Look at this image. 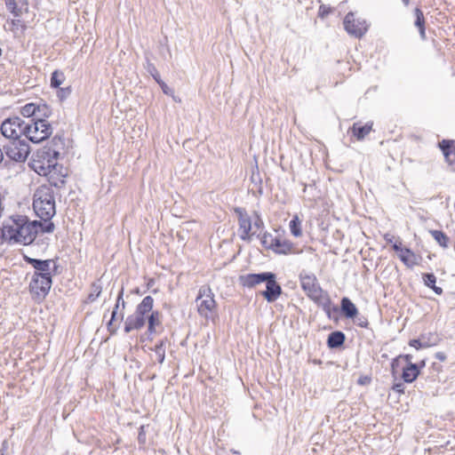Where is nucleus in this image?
Returning a JSON list of instances; mask_svg holds the SVG:
<instances>
[{"mask_svg":"<svg viewBox=\"0 0 455 455\" xmlns=\"http://www.w3.org/2000/svg\"><path fill=\"white\" fill-rule=\"evenodd\" d=\"M270 277L267 278L266 283V290L261 291V295L267 302L275 301L282 293V288L275 280V275L271 272Z\"/></svg>","mask_w":455,"mask_h":455,"instance_id":"12","label":"nucleus"},{"mask_svg":"<svg viewBox=\"0 0 455 455\" xmlns=\"http://www.w3.org/2000/svg\"><path fill=\"white\" fill-rule=\"evenodd\" d=\"M370 382H371V378H369V377H367V376L361 377V378H359V379H358V383H359L360 385H366V384H368V383H370Z\"/></svg>","mask_w":455,"mask_h":455,"instance_id":"50","label":"nucleus"},{"mask_svg":"<svg viewBox=\"0 0 455 455\" xmlns=\"http://www.w3.org/2000/svg\"><path fill=\"white\" fill-rule=\"evenodd\" d=\"M398 358H403L406 363H407V365H410V364H414L411 360H412V355H400Z\"/></svg>","mask_w":455,"mask_h":455,"instance_id":"48","label":"nucleus"},{"mask_svg":"<svg viewBox=\"0 0 455 455\" xmlns=\"http://www.w3.org/2000/svg\"><path fill=\"white\" fill-rule=\"evenodd\" d=\"M431 344L430 341H426V335H421L419 339H413L409 341V345L416 349L428 347Z\"/></svg>","mask_w":455,"mask_h":455,"instance_id":"33","label":"nucleus"},{"mask_svg":"<svg viewBox=\"0 0 455 455\" xmlns=\"http://www.w3.org/2000/svg\"><path fill=\"white\" fill-rule=\"evenodd\" d=\"M7 10L13 14L15 18H20L28 11V3L27 0H5Z\"/></svg>","mask_w":455,"mask_h":455,"instance_id":"16","label":"nucleus"},{"mask_svg":"<svg viewBox=\"0 0 455 455\" xmlns=\"http://www.w3.org/2000/svg\"><path fill=\"white\" fill-rule=\"evenodd\" d=\"M402 245V243L399 242V243H393V249L395 251H400V253H402V251L403 248L401 247Z\"/></svg>","mask_w":455,"mask_h":455,"instance_id":"52","label":"nucleus"},{"mask_svg":"<svg viewBox=\"0 0 455 455\" xmlns=\"http://www.w3.org/2000/svg\"><path fill=\"white\" fill-rule=\"evenodd\" d=\"M234 212L238 218L239 236L243 241H250L251 236L256 234V230H252V220L245 209L235 207Z\"/></svg>","mask_w":455,"mask_h":455,"instance_id":"10","label":"nucleus"},{"mask_svg":"<svg viewBox=\"0 0 455 455\" xmlns=\"http://www.w3.org/2000/svg\"><path fill=\"white\" fill-rule=\"evenodd\" d=\"M419 374L418 364L406 365L403 369L402 379L406 383L414 381Z\"/></svg>","mask_w":455,"mask_h":455,"instance_id":"22","label":"nucleus"},{"mask_svg":"<svg viewBox=\"0 0 455 455\" xmlns=\"http://www.w3.org/2000/svg\"><path fill=\"white\" fill-rule=\"evenodd\" d=\"M0 455H4L3 451H0Z\"/></svg>","mask_w":455,"mask_h":455,"instance_id":"64","label":"nucleus"},{"mask_svg":"<svg viewBox=\"0 0 455 455\" xmlns=\"http://www.w3.org/2000/svg\"><path fill=\"white\" fill-rule=\"evenodd\" d=\"M425 365H426V362H425V360H422V361L418 364V366H419V370L420 368L425 367Z\"/></svg>","mask_w":455,"mask_h":455,"instance_id":"56","label":"nucleus"},{"mask_svg":"<svg viewBox=\"0 0 455 455\" xmlns=\"http://www.w3.org/2000/svg\"><path fill=\"white\" fill-rule=\"evenodd\" d=\"M397 361H398V358H395V359L393 360V362L391 363L392 364V368H395V365L397 363Z\"/></svg>","mask_w":455,"mask_h":455,"instance_id":"59","label":"nucleus"},{"mask_svg":"<svg viewBox=\"0 0 455 455\" xmlns=\"http://www.w3.org/2000/svg\"><path fill=\"white\" fill-rule=\"evenodd\" d=\"M155 351H165V342L161 340L158 344H156Z\"/></svg>","mask_w":455,"mask_h":455,"instance_id":"49","label":"nucleus"},{"mask_svg":"<svg viewBox=\"0 0 455 455\" xmlns=\"http://www.w3.org/2000/svg\"><path fill=\"white\" fill-rule=\"evenodd\" d=\"M271 272H263L259 274H246L239 276V283L242 286L254 288L258 284L263 283L270 277Z\"/></svg>","mask_w":455,"mask_h":455,"instance_id":"13","label":"nucleus"},{"mask_svg":"<svg viewBox=\"0 0 455 455\" xmlns=\"http://www.w3.org/2000/svg\"><path fill=\"white\" fill-rule=\"evenodd\" d=\"M24 121L19 116H12L5 119L0 127L1 133L11 140H20L25 135Z\"/></svg>","mask_w":455,"mask_h":455,"instance_id":"8","label":"nucleus"},{"mask_svg":"<svg viewBox=\"0 0 455 455\" xmlns=\"http://www.w3.org/2000/svg\"><path fill=\"white\" fill-rule=\"evenodd\" d=\"M426 341H430L432 343L431 346L435 345L437 343V337L434 333H429L428 337L426 336Z\"/></svg>","mask_w":455,"mask_h":455,"instance_id":"46","label":"nucleus"},{"mask_svg":"<svg viewBox=\"0 0 455 455\" xmlns=\"http://www.w3.org/2000/svg\"><path fill=\"white\" fill-rule=\"evenodd\" d=\"M159 312L158 311H153L150 313L149 315L146 316V320L148 319V331L154 332L155 331V326L160 324L159 320Z\"/></svg>","mask_w":455,"mask_h":455,"instance_id":"32","label":"nucleus"},{"mask_svg":"<svg viewBox=\"0 0 455 455\" xmlns=\"http://www.w3.org/2000/svg\"><path fill=\"white\" fill-rule=\"evenodd\" d=\"M423 281L426 286L431 288L436 283V277L432 273H427L423 275Z\"/></svg>","mask_w":455,"mask_h":455,"instance_id":"37","label":"nucleus"},{"mask_svg":"<svg viewBox=\"0 0 455 455\" xmlns=\"http://www.w3.org/2000/svg\"><path fill=\"white\" fill-rule=\"evenodd\" d=\"M384 239L387 243H393L394 236L391 234L387 233L384 235Z\"/></svg>","mask_w":455,"mask_h":455,"instance_id":"53","label":"nucleus"},{"mask_svg":"<svg viewBox=\"0 0 455 455\" xmlns=\"http://www.w3.org/2000/svg\"><path fill=\"white\" fill-rule=\"evenodd\" d=\"M403 387H404L403 383L399 382V383L394 384L392 388L397 394H402V393H403Z\"/></svg>","mask_w":455,"mask_h":455,"instance_id":"45","label":"nucleus"},{"mask_svg":"<svg viewBox=\"0 0 455 455\" xmlns=\"http://www.w3.org/2000/svg\"><path fill=\"white\" fill-rule=\"evenodd\" d=\"M61 92H63V94L69 93L70 92L69 87H68L66 89H61Z\"/></svg>","mask_w":455,"mask_h":455,"instance_id":"57","label":"nucleus"},{"mask_svg":"<svg viewBox=\"0 0 455 455\" xmlns=\"http://www.w3.org/2000/svg\"><path fill=\"white\" fill-rule=\"evenodd\" d=\"M300 285L306 295L318 307H322L329 318L331 311H337V307H331L329 293L323 290L315 274L302 270L299 275Z\"/></svg>","mask_w":455,"mask_h":455,"instance_id":"2","label":"nucleus"},{"mask_svg":"<svg viewBox=\"0 0 455 455\" xmlns=\"http://www.w3.org/2000/svg\"><path fill=\"white\" fill-rule=\"evenodd\" d=\"M138 442L140 444L146 443V426L142 425L140 427L139 435H138Z\"/></svg>","mask_w":455,"mask_h":455,"instance_id":"40","label":"nucleus"},{"mask_svg":"<svg viewBox=\"0 0 455 455\" xmlns=\"http://www.w3.org/2000/svg\"><path fill=\"white\" fill-rule=\"evenodd\" d=\"M157 84L160 85V87L164 94H166V95L172 94L173 91L172 89H170L168 87V85L163 80L158 81Z\"/></svg>","mask_w":455,"mask_h":455,"instance_id":"42","label":"nucleus"},{"mask_svg":"<svg viewBox=\"0 0 455 455\" xmlns=\"http://www.w3.org/2000/svg\"><path fill=\"white\" fill-rule=\"evenodd\" d=\"M356 324L360 327H367L368 326V320L364 316L358 317L355 321Z\"/></svg>","mask_w":455,"mask_h":455,"instance_id":"44","label":"nucleus"},{"mask_svg":"<svg viewBox=\"0 0 455 455\" xmlns=\"http://www.w3.org/2000/svg\"><path fill=\"white\" fill-rule=\"evenodd\" d=\"M439 145L445 161L450 165L455 164V141L443 140Z\"/></svg>","mask_w":455,"mask_h":455,"instance_id":"19","label":"nucleus"},{"mask_svg":"<svg viewBox=\"0 0 455 455\" xmlns=\"http://www.w3.org/2000/svg\"><path fill=\"white\" fill-rule=\"evenodd\" d=\"M270 249L278 254H288L292 251L293 243L279 237L271 238Z\"/></svg>","mask_w":455,"mask_h":455,"instance_id":"17","label":"nucleus"},{"mask_svg":"<svg viewBox=\"0 0 455 455\" xmlns=\"http://www.w3.org/2000/svg\"><path fill=\"white\" fill-rule=\"evenodd\" d=\"M372 129V124H366L363 126L359 125V124L355 123L351 128L353 135L358 140H361L367 136Z\"/></svg>","mask_w":455,"mask_h":455,"instance_id":"24","label":"nucleus"},{"mask_svg":"<svg viewBox=\"0 0 455 455\" xmlns=\"http://www.w3.org/2000/svg\"><path fill=\"white\" fill-rule=\"evenodd\" d=\"M54 228L55 226L53 222L51 221V220L44 221V224L39 221L38 231L40 230L42 233H52L54 231Z\"/></svg>","mask_w":455,"mask_h":455,"instance_id":"35","label":"nucleus"},{"mask_svg":"<svg viewBox=\"0 0 455 455\" xmlns=\"http://www.w3.org/2000/svg\"><path fill=\"white\" fill-rule=\"evenodd\" d=\"M341 312L347 318H355L358 314L355 305L347 297L342 298L340 302Z\"/></svg>","mask_w":455,"mask_h":455,"instance_id":"20","label":"nucleus"},{"mask_svg":"<svg viewBox=\"0 0 455 455\" xmlns=\"http://www.w3.org/2000/svg\"><path fill=\"white\" fill-rule=\"evenodd\" d=\"M196 302L198 314L206 320L211 319L217 308V303L209 285L200 287Z\"/></svg>","mask_w":455,"mask_h":455,"instance_id":"5","label":"nucleus"},{"mask_svg":"<svg viewBox=\"0 0 455 455\" xmlns=\"http://www.w3.org/2000/svg\"><path fill=\"white\" fill-rule=\"evenodd\" d=\"M4 221L8 243L28 245L36 239L38 233V220L30 221L27 216L17 214L9 216Z\"/></svg>","mask_w":455,"mask_h":455,"instance_id":"1","label":"nucleus"},{"mask_svg":"<svg viewBox=\"0 0 455 455\" xmlns=\"http://www.w3.org/2000/svg\"><path fill=\"white\" fill-rule=\"evenodd\" d=\"M136 293H140V290L137 288L135 291H134Z\"/></svg>","mask_w":455,"mask_h":455,"instance_id":"62","label":"nucleus"},{"mask_svg":"<svg viewBox=\"0 0 455 455\" xmlns=\"http://www.w3.org/2000/svg\"><path fill=\"white\" fill-rule=\"evenodd\" d=\"M402 2L405 6H407L409 4L410 0H402Z\"/></svg>","mask_w":455,"mask_h":455,"instance_id":"60","label":"nucleus"},{"mask_svg":"<svg viewBox=\"0 0 455 455\" xmlns=\"http://www.w3.org/2000/svg\"><path fill=\"white\" fill-rule=\"evenodd\" d=\"M154 299L146 296L137 306L135 312L127 316L124 322V331L129 333L134 330H140L146 324V315L153 308Z\"/></svg>","mask_w":455,"mask_h":455,"instance_id":"4","label":"nucleus"},{"mask_svg":"<svg viewBox=\"0 0 455 455\" xmlns=\"http://www.w3.org/2000/svg\"><path fill=\"white\" fill-rule=\"evenodd\" d=\"M146 68L156 83L162 80L156 66L153 63L148 62Z\"/></svg>","mask_w":455,"mask_h":455,"instance_id":"36","label":"nucleus"},{"mask_svg":"<svg viewBox=\"0 0 455 455\" xmlns=\"http://www.w3.org/2000/svg\"><path fill=\"white\" fill-rule=\"evenodd\" d=\"M25 136L33 143H40L47 140L52 133V127L48 121L31 120L24 122Z\"/></svg>","mask_w":455,"mask_h":455,"instance_id":"6","label":"nucleus"},{"mask_svg":"<svg viewBox=\"0 0 455 455\" xmlns=\"http://www.w3.org/2000/svg\"><path fill=\"white\" fill-rule=\"evenodd\" d=\"M3 150L10 160L20 163L25 162L30 153L29 145L24 140H10Z\"/></svg>","mask_w":455,"mask_h":455,"instance_id":"7","label":"nucleus"},{"mask_svg":"<svg viewBox=\"0 0 455 455\" xmlns=\"http://www.w3.org/2000/svg\"><path fill=\"white\" fill-rule=\"evenodd\" d=\"M52 115V110L50 107L44 103L36 104V114L34 120H42L47 121L48 118Z\"/></svg>","mask_w":455,"mask_h":455,"instance_id":"27","label":"nucleus"},{"mask_svg":"<svg viewBox=\"0 0 455 455\" xmlns=\"http://www.w3.org/2000/svg\"><path fill=\"white\" fill-rule=\"evenodd\" d=\"M24 260L36 269L33 275H52L50 272V265L52 262H53L52 259L43 260L30 258L25 255Z\"/></svg>","mask_w":455,"mask_h":455,"instance_id":"15","label":"nucleus"},{"mask_svg":"<svg viewBox=\"0 0 455 455\" xmlns=\"http://www.w3.org/2000/svg\"><path fill=\"white\" fill-rule=\"evenodd\" d=\"M4 151L0 148V164L4 161Z\"/></svg>","mask_w":455,"mask_h":455,"instance_id":"55","label":"nucleus"},{"mask_svg":"<svg viewBox=\"0 0 455 455\" xmlns=\"http://www.w3.org/2000/svg\"><path fill=\"white\" fill-rule=\"evenodd\" d=\"M48 172H45V168L41 166V171L39 172L40 175H44L48 177V181L50 183V187L54 186L55 188H61L65 184V177L66 175H56V164H48L47 166Z\"/></svg>","mask_w":455,"mask_h":455,"instance_id":"14","label":"nucleus"},{"mask_svg":"<svg viewBox=\"0 0 455 455\" xmlns=\"http://www.w3.org/2000/svg\"><path fill=\"white\" fill-rule=\"evenodd\" d=\"M253 214H254L255 220L252 224V229L254 228V230L257 231L258 229L263 228L264 222H263L262 219L260 218V215L259 214L258 212H254Z\"/></svg>","mask_w":455,"mask_h":455,"instance_id":"39","label":"nucleus"},{"mask_svg":"<svg viewBox=\"0 0 455 455\" xmlns=\"http://www.w3.org/2000/svg\"><path fill=\"white\" fill-rule=\"evenodd\" d=\"M399 258L407 267H412L419 263L418 256L409 248H403Z\"/></svg>","mask_w":455,"mask_h":455,"instance_id":"21","label":"nucleus"},{"mask_svg":"<svg viewBox=\"0 0 455 455\" xmlns=\"http://www.w3.org/2000/svg\"><path fill=\"white\" fill-rule=\"evenodd\" d=\"M432 237L439 243L440 246L447 248L449 244V237L441 230H431Z\"/></svg>","mask_w":455,"mask_h":455,"instance_id":"28","label":"nucleus"},{"mask_svg":"<svg viewBox=\"0 0 455 455\" xmlns=\"http://www.w3.org/2000/svg\"><path fill=\"white\" fill-rule=\"evenodd\" d=\"M101 291H102V287H101L100 283L99 282L92 283V287H91V292L88 295L87 299L91 302H93L100 297Z\"/></svg>","mask_w":455,"mask_h":455,"instance_id":"34","label":"nucleus"},{"mask_svg":"<svg viewBox=\"0 0 455 455\" xmlns=\"http://www.w3.org/2000/svg\"><path fill=\"white\" fill-rule=\"evenodd\" d=\"M415 22L414 25L419 28L420 37L426 39L425 18L423 12L419 8L414 10Z\"/></svg>","mask_w":455,"mask_h":455,"instance_id":"25","label":"nucleus"},{"mask_svg":"<svg viewBox=\"0 0 455 455\" xmlns=\"http://www.w3.org/2000/svg\"><path fill=\"white\" fill-rule=\"evenodd\" d=\"M2 52H3V51H2V49L0 48V56L2 55Z\"/></svg>","mask_w":455,"mask_h":455,"instance_id":"63","label":"nucleus"},{"mask_svg":"<svg viewBox=\"0 0 455 455\" xmlns=\"http://www.w3.org/2000/svg\"><path fill=\"white\" fill-rule=\"evenodd\" d=\"M20 113L24 117H32L34 120L36 114V103L30 102L22 106L20 109Z\"/></svg>","mask_w":455,"mask_h":455,"instance_id":"31","label":"nucleus"},{"mask_svg":"<svg viewBox=\"0 0 455 455\" xmlns=\"http://www.w3.org/2000/svg\"><path fill=\"white\" fill-rule=\"evenodd\" d=\"M289 226H290L291 233L294 236L299 237L302 235L301 220H299V218L297 215L293 216V218L290 221V225Z\"/></svg>","mask_w":455,"mask_h":455,"instance_id":"30","label":"nucleus"},{"mask_svg":"<svg viewBox=\"0 0 455 455\" xmlns=\"http://www.w3.org/2000/svg\"><path fill=\"white\" fill-rule=\"evenodd\" d=\"M344 28L351 36L360 38L368 30L366 21L362 19H356L353 12H348L344 18Z\"/></svg>","mask_w":455,"mask_h":455,"instance_id":"11","label":"nucleus"},{"mask_svg":"<svg viewBox=\"0 0 455 455\" xmlns=\"http://www.w3.org/2000/svg\"><path fill=\"white\" fill-rule=\"evenodd\" d=\"M435 358L438 359L441 362H443L446 360V355L443 352H437L435 354Z\"/></svg>","mask_w":455,"mask_h":455,"instance_id":"51","label":"nucleus"},{"mask_svg":"<svg viewBox=\"0 0 455 455\" xmlns=\"http://www.w3.org/2000/svg\"><path fill=\"white\" fill-rule=\"evenodd\" d=\"M66 76L60 70H54L51 76V86L52 88H59L65 81Z\"/></svg>","mask_w":455,"mask_h":455,"instance_id":"29","label":"nucleus"},{"mask_svg":"<svg viewBox=\"0 0 455 455\" xmlns=\"http://www.w3.org/2000/svg\"><path fill=\"white\" fill-rule=\"evenodd\" d=\"M332 12V8L326 5V4H321L319 6L318 10V16L322 19L327 17L330 13Z\"/></svg>","mask_w":455,"mask_h":455,"instance_id":"38","label":"nucleus"},{"mask_svg":"<svg viewBox=\"0 0 455 455\" xmlns=\"http://www.w3.org/2000/svg\"><path fill=\"white\" fill-rule=\"evenodd\" d=\"M123 296H124V288H122L118 293V296L116 299V303L114 309L112 311V314H111V318H110L109 322L108 323V329L110 332H115L116 331V329L118 328V326L114 325V322L118 321L119 323H121L124 320V313L121 312L120 314H118V312H117L118 308L120 307V301L122 300Z\"/></svg>","mask_w":455,"mask_h":455,"instance_id":"18","label":"nucleus"},{"mask_svg":"<svg viewBox=\"0 0 455 455\" xmlns=\"http://www.w3.org/2000/svg\"><path fill=\"white\" fill-rule=\"evenodd\" d=\"M431 289L438 295L443 293V289L441 287L436 286L435 284L431 287Z\"/></svg>","mask_w":455,"mask_h":455,"instance_id":"54","label":"nucleus"},{"mask_svg":"<svg viewBox=\"0 0 455 455\" xmlns=\"http://www.w3.org/2000/svg\"><path fill=\"white\" fill-rule=\"evenodd\" d=\"M52 284V275H33L29 283V291L33 298L43 299L49 293Z\"/></svg>","mask_w":455,"mask_h":455,"instance_id":"9","label":"nucleus"},{"mask_svg":"<svg viewBox=\"0 0 455 455\" xmlns=\"http://www.w3.org/2000/svg\"><path fill=\"white\" fill-rule=\"evenodd\" d=\"M33 209L37 217L47 221L56 213L55 198L52 188L48 185L39 186L33 196Z\"/></svg>","mask_w":455,"mask_h":455,"instance_id":"3","label":"nucleus"},{"mask_svg":"<svg viewBox=\"0 0 455 455\" xmlns=\"http://www.w3.org/2000/svg\"><path fill=\"white\" fill-rule=\"evenodd\" d=\"M345 339V334L342 331H333L328 336L327 345L330 348H338L344 344Z\"/></svg>","mask_w":455,"mask_h":455,"instance_id":"23","label":"nucleus"},{"mask_svg":"<svg viewBox=\"0 0 455 455\" xmlns=\"http://www.w3.org/2000/svg\"><path fill=\"white\" fill-rule=\"evenodd\" d=\"M8 30L13 33L14 36H19L26 29V25L20 18H15L7 21Z\"/></svg>","mask_w":455,"mask_h":455,"instance_id":"26","label":"nucleus"},{"mask_svg":"<svg viewBox=\"0 0 455 455\" xmlns=\"http://www.w3.org/2000/svg\"><path fill=\"white\" fill-rule=\"evenodd\" d=\"M156 359L160 363H163L165 358V351H155Z\"/></svg>","mask_w":455,"mask_h":455,"instance_id":"47","label":"nucleus"},{"mask_svg":"<svg viewBox=\"0 0 455 455\" xmlns=\"http://www.w3.org/2000/svg\"><path fill=\"white\" fill-rule=\"evenodd\" d=\"M125 305H126V303H125V301L124 300V299L122 298V300L120 301V306H122V308H123V309H124Z\"/></svg>","mask_w":455,"mask_h":455,"instance_id":"58","label":"nucleus"},{"mask_svg":"<svg viewBox=\"0 0 455 455\" xmlns=\"http://www.w3.org/2000/svg\"><path fill=\"white\" fill-rule=\"evenodd\" d=\"M271 238L274 237L270 234L264 233L263 235L261 236V243L263 244V246L270 249Z\"/></svg>","mask_w":455,"mask_h":455,"instance_id":"41","label":"nucleus"},{"mask_svg":"<svg viewBox=\"0 0 455 455\" xmlns=\"http://www.w3.org/2000/svg\"><path fill=\"white\" fill-rule=\"evenodd\" d=\"M307 191H308V186L304 185L303 192L306 193Z\"/></svg>","mask_w":455,"mask_h":455,"instance_id":"61","label":"nucleus"},{"mask_svg":"<svg viewBox=\"0 0 455 455\" xmlns=\"http://www.w3.org/2000/svg\"><path fill=\"white\" fill-rule=\"evenodd\" d=\"M7 242V232H5V224L3 222V227L0 228V245Z\"/></svg>","mask_w":455,"mask_h":455,"instance_id":"43","label":"nucleus"}]
</instances>
